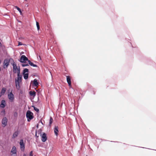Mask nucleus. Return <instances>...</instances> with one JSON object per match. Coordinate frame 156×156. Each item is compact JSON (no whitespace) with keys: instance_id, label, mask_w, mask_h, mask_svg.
Masks as SVG:
<instances>
[{"instance_id":"1","label":"nucleus","mask_w":156,"mask_h":156,"mask_svg":"<svg viewBox=\"0 0 156 156\" xmlns=\"http://www.w3.org/2000/svg\"><path fill=\"white\" fill-rule=\"evenodd\" d=\"M26 116L28 122H30L34 117L33 114L30 110H28L27 111Z\"/></svg>"},{"instance_id":"2","label":"nucleus","mask_w":156,"mask_h":156,"mask_svg":"<svg viewBox=\"0 0 156 156\" xmlns=\"http://www.w3.org/2000/svg\"><path fill=\"white\" fill-rule=\"evenodd\" d=\"M28 58L24 55H21L20 58L18 59V61L22 63H25L27 61L28 62Z\"/></svg>"},{"instance_id":"3","label":"nucleus","mask_w":156,"mask_h":156,"mask_svg":"<svg viewBox=\"0 0 156 156\" xmlns=\"http://www.w3.org/2000/svg\"><path fill=\"white\" fill-rule=\"evenodd\" d=\"M22 82L21 81L15 79V84L16 88L17 90H20V83Z\"/></svg>"},{"instance_id":"4","label":"nucleus","mask_w":156,"mask_h":156,"mask_svg":"<svg viewBox=\"0 0 156 156\" xmlns=\"http://www.w3.org/2000/svg\"><path fill=\"white\" fill-rule=\"evenodd\" d=\"M41 140L43 142H45L47 140L46 134L45 133H43L42 134H41Z\"/></svg>"},{"instance_id":"5","label":"nucleus","mask_w":156,"mask_h":156,"mask_svg":"<svg viewBox=\"0 0 156 156\" xmlns=\"http://www.w3.org/2000/svg\"><path fill=\"white\" fill-rule=\"evenodd\" d=\"M8 122L7 119L6 117H4L2 119V123L4 125L3 127H5L6 126Z\"/></svg>"},{"instance_id":"6","label":"nucleus","mask_w":156,"mask_h":156,"mask_svg":"<svg viewBox=\"0 0 156 156\" xmlns=\"http://www.w3.org/2000/svg\"><path fill=\"white\" fill-rule=\"evenodd\" d=\"M11 152L12 153L11 155H17V150L16 147L15 146L12 147L11 151Z\"/></svg>"},{"instance_id":"7","label":"nucleus","mask_w":156,"mask_h":156,"mask_svg":"<svg viewBox=\"0 0 156 156\" xmlns=\"http://www.w3.org/2000/svg\"><path fill=\"white\" fill-rule=\"evenodd\" d=\"M20 148L22 150L23 149L24 151L25 149V145L24 143L23 140L21 139L20 142Z\"/></svg>"},{"instance_id":"8","label":"nucleus","mask_w":156,"mask_h":156,"mask_svg":"<svg viewBox=\"0 0 156 156\" xmlns=\"http://www.w3.org/2000/svg\"><path fill=\"white\" fill-rule=\"evenodd\" d=\"M8 97L9 100L12 102L14 99V96L12 92H11L8 94Z\"/></svg>"},{"instance_id":"9","label":"nucleus","mask_w":156,"mask_h":156,"mask_svg":"<svg viewBox=\"0 0 156 156\" xmlns=\"http://www.w3.org/2000/svg\"><path fill=\"white\" fill-rule=\"evenodd\" d=\"M66 80L69 86V87H71V79L70 76H66Z\"/></svg>"},{"instance_id":"10","label":"nucleus","mask_w":156,"mask_h":156,"mask_svg":"<svg viewBox=\"0 0 156 156\" xmlns=\"http://www.w3.org/2000/svg\"><path fill=\"white\" fill-rule=\"evenodd\" d=\"M10 60H8L7 59H5L3 62L4 66H5V67H7L9 64Z\"/></svg>"},{"instance_id":"11","label":"nucleus","mask_w":156,"mask_h":156,"mask_svg":"<svg viewBox=\"0 0 156 156\" xmlns=\"http://www.w3.org/2000/svg\"><path fill=\"white\" fill-rule=\"evenodd\" d=\"M6 103L5 100H2L0 105V107L2 108H4L6 106Z\"/></svg>"},{"instance_id":"12","label":"nucleus","mask_w":156,"mask_h":156,"mask_svg":"<svg viewBox=\"0 0 156 156\" xmlns=\"http://www.w3.org/2000/svg\"><path fill=\"white\" fill-rule=\"evenodd\" d=\"M54 132L55 135L56 136H58V126H55L54 129Z\"/></svg>"},{"instance_id":"13","label":"nucleus","mask_w":156,"mask_h":156,"mask_svg":"<svg viewBox=\"0 0 156 156\" xmlns=\"http://www.w3.org/2000/svg\"><path fill=\"white\" fill-rule=\"evenodd\" d=\"M6 89L5 87L2 88L0 93V98L3 95H4L6 91Z\"/></svg>"},{"instance_id":"14","label":"nucleus","mask_w":156,"mask_h":156,"mask_svg":"<svg viewBox=\"0 0 156 156\" xmlns=\"http://www.w3.org/2000/svg\"><path fill=\"white\" fill-rule=\"evenodd\" d=\"M19 132L17 130L15 131L13 134L12 136V138L14 139L17 137L19 134Z\"/></svg>"},{"instance_id":"15","label":"nucleus","mask_w":156,"mask_h":156,"mask_svg":"<svg viewBox=\"0 0 156 156\" xmlns=\"http://www.w3.org/2000/svg\"><path fill=\"white\" fill-rule=\"evenodd\" d=\"M16 80L22 81V76L20 73H17V78Z\"/></svg>"},{"instance_id":"16","label":"nucleus","mask_w":156,"mask_h":156,"mask_svg":"<svg viewBox=\"0 0 156 156\" xmlns=\"http://www.w3.org/2000/svg\"><path fill=\"white\" fill-rule=\"evenodd\" d=\"M28 62L29 63V65H30L31 66L35 67H38V66L37 65L34 64L33 62H32L30 60H28Z\"/></svg>"},{"instance_id":"17","label":"nucleus","mask_w":156,"mask_h":156,"mask_svg":"<svg viewBox=\"0 0 156 156\" xmlns=\"http://www.w3.org/2000/svg\"><path fill=\"white\" fill-rule=\"evenodd\" d=\"M33 84L34 86L35 87H37L39 84V83L37 81V80L36 79H34L33 80Z\"/></svg>"},{"instance_id":"18","label":"nucleus","mask_w":156,"mask_h":156,"mask_svg":"<svg viewBox=\"0 0 156 156\" xmlns=\"http://www.w3.org/2000/svg\"><path fill=\"white\" fill-rule=\"evenodd\" d=\"M29 94L31 96L33 97H35L36 95V92L34 91H30L29 92Z\"/></svg>"},{"instance_id":"19","label":"nucleus","mask_w":156,"mask_h":156,"mask_svg":"<svg viewBox=\"0 0 156 156\" xmlns=\"http://www.w3.org/2000/svg\"><path fill=\"white\" fill-rule=\"evenodd\" d=\"M24 79L25 80L27 79L28 78L29 74L27 73L25 74H23Z\"/></svg>"},{"instance_id":"20","label":"nucleus","mask_w":156,"mask_h":156,"mask_svg":"<svg viewBox=\"0 0 156 156\" xmlns=\"http://www.w3.org/2000/svg\"><path fill=\"white\" fill-rule=\"evenodd\" d=\"M15 8L17 9V10L20 12V14L22 15V12L21 11V9L19 8L18 7L16 6H15Z\"/></svg>"},{"instance_id":"21","label":"nucleus","mask_w":156,"mask_h":156,"mask_svg":"<svg viewBox=\"0 0 156 156\" xmlns=\"http://www.w3.org/2000/svg\"><path fill=\"white\" fill-rule=\"evenodd\" d=\"M29 72V69L27 68H24L22 72V74L26 73H28Z\"/></svg>"},{"instance_id":"22","label":"nucleus","mask_w":156,"mask_h":156,"mask_svg":"<svg viewBox=\"0 0 156 156\" xmlns=\"http://www.w3.org/2000/svg\"><path fill=\"white\" fill-rule=\"evenodd\" d=\"M1 115L2 116H5V109H3L1 112Z\"/></svg>"},{"instance_id":"23","label":"nucleus","mask_w":156,"mask_h":156,"mask_svg":"<svg viewBox=\"0 0 156 156\" xmlns=\"http://www.w3.org/2000/svg\"><path fill=\"white\" fill-rule=\"evenodd\" d=\"M32 107H33L34 108V110L36 111L37 112H39V109L37 108H36L34 106L32 105Z\"/></svg>"},{"instance_id":"24","label":"nucleus","mask_w":156,"mask_h":156,"mask_svg":"<svg viewBox=\"0 0 156 156\" xmlns=\"http://www.w3.org/2000/svg\"><path fill=\"white\" fill-rule=\"evenodd\" d=\"M37 134L39 136L40 135H41V134H42L41 132H42V130L41 129H38L37 131Z\"/></svg>"},{"instance_id":"25","label":"nucleus","mask_w":156,"mask_h":156,"mask_svg":"<svg viewBox=\"0 0 156 156\" xmlns=\"http://www.w3.org/2000/svg\"><path fill=\"white\" fill-rule=\"evenodd\" d=\"M36 25L37 30H40V28L39 23L38 22H37V21H36Z\"/></svg>"},{"instance_id":"26","label":"nucleus","mask_w":156,"mask_h":156,"mask_svg":"<svg viewBox=\"0 0 156 156\" xmlns=\"http://www.w3.org/2000/svg\"><path fill=\"white\" fill-rule=\"evenodd\" d=\"M12 59L13 61V63L12 64V65L13 66V69H15V67H16L17 66L16 64L15 63L13 59Z\"/></svg>"},{"instance_id":"27","label":"nucleus","mask_w":156,"mask_h":156,"mask_svg":"<svg viewBox=\"0 0 156 156\" xmlns=\"http://www.w3.org/2000/svg\"><path fill=\"white\" fill-rule=\"evenodd\" d=\"M22 66L23 67H24L25 66H29V64L28 63H23L21 64Z\"/></svg>"},{"instance_id":"28","label":"nucleus","mask_w":156,"mask_h":156,"mask_svg":"<svg viewBox=\"0 0 156 156\" xmlns=\"http://www.w3.org/2000/svg\"><path fill=\"white\" fill-rule=\"evenodd\" d=\"M53 121V119L51 117H50V120L49 122V125H51Z\"/></svg>"},{"instance_id":"29","label":"nucleus","mask_w":156,"mask_h":156,"mask_svg":"<svg viewBox=\"0 0 156 156\" xmlns=\"http://www.w3.org/2000/svg\"><path fill=\"white\" fill-rule=\"evenodd\" d=\"M39 136L38 135V134H37V130H36V132H35V137L36 139H37L38 137Z\"/></svg>"},{"instance_id":"30","label":"nucleus","mask_w":156,"mask_h":156,"mask_svg":"<svg viewBox=\"0 0 156 156\" xmlns=\"http://www.w3.org/2000/svg\"><path fill=\"white\" fill-rule=\"evenodd\" d=\"M17 73H20V67H19L18 68L17 67Z\"/></svg>"},{"instance_id":"31","label":"nucleus","mask_w":156,"mask_h":156,"mask_svg":"<svg viewBox=\"0 0 156 156\" xmlns=\"http://www.w3.org/2000/svg\"><path fill=\"white\" fill-rule=\"evenodd\" d=\"M15 69H13V71L14 73H16L17 72V66L15 67Z\"/></svg>"},{"instance_id":"32","label":"nucleus","mask_w":156,"mask_h":156,"mask_svg":"<svg viewBox=\"0 0 156 156\" xmlns=\"http://www.w3.org/2000/svg\"><path fill=\"white\" fill-rule=\"evenodd\" d=\"M33 151H31L30 153V156H33Z\"/></svg>"},{"instance_id":"33","label":"nucleus","mask_w":156,"mask_h":156,"mask_svg":"<svg viewBox=\"0 0 156 156\" xmlns=\"http://www.w3.org/2000/svg\"><path fill=\"white\" fill-rule=\"evenodd\" d=\"M20 90V93L21 94H23V91L21 89H20V90Z\"/></svg>"},{"instance_id":"34","label":"nucleus","mask_w":156,"mask_h":156,"mask_svg":"<svg viewBox=\"0 0 156 156\" xmlns=\"http://www.w3.org/2000/svg\"><path fill=\"white\" fill-rule=\"evenodd\" d=\"M22 44H22V43L21 42H18V46L21 45Z\"/></svg>"},{"instance_id":"35","label":"nucleus","mask_w":156,"mask_h":156,"mask_svg":"<svg viewBox=\"0 0 156 156\" xmlns=\"http://www.w3.org/2000/svg\"><path fill=\"white\" fill-rule=\"evenodd\" d=\"M39 122H41L43 125H44V124L42 122V121L41 120L40 121H39Z\"/></svg>"},{"instance_id":"36","label":"nucleus","mask_w":156,"mask_h":156,"mask_svg":"<svg viewBox=\"0 0 156 156\" xmlns=\"http://www.w3.org/2000/svg\"><path fill=\"white\" fill-rule=\"evenodd\" d=\"M2 43L1 42H0V46L1 47L2 46Z\"/></svg>"},{"instance_id":"37","label":"nucleus","mask_w":156,"mask_h":156,"mask_svg":"<svg viewBox=\"0 0 156 156\" xmlns=\"http://www.w3.org/2000/svg\"><path fill=\"white\" fill-rule=\"evenodd\" d=\"M23 156H26V155L25 154H23Z\"/></svg>"},{"instance_id":"38","label":"nucleus","mask_w":156,"mask_h":156,"mask_svg":"<svg viewBox=\"0 0 156 156\" xmlns=\"http://www.w3.org/2000/svg\"><path fill=\"white\" fill-rule=\"evenodd\" d=\"M11 156H17V155H11Z\"/></svg>"},{"instance_id":"39","label":"nucleus","mask_w":156,"mask_h":156,"mask_svg":"<svg viewBox=\"0 0 156 156\" xmlns=\"http://www.w3.org/2000/svg\"><path fill=\"white\" fill-rule=\"evenodd\" d=\"M38 125L37 124V128H38Z\"/></svg>"},{"instance_id":"40","label":"nucleus","mask_w":156,"mask_h":156,"mask_svg":"<svg viewBox=\"0 0 156 156\" xmlns=\"http://www.w3.org/2000/svg\"><path fill=\"white\" fill-rule=\"evenodd\" d=\"M1 59H0V64L1 63Z\"/></svg>"},{"instance_id":"41","label":"nucleus","mask_w":156,"mask_h":156,"mask_svg":"<svg viewBox=\"0 0 156 156\" xmlns=\"http://www.w3.org/2000/svg\"><path fill=\"white\" fill-rule=\"evenodd\" d=\"M25 0V1H27V0Z\"/></svg>"},{"instance_id":"42","label":"nucleus","mask_w":156,"mask_h":156,"mask_svg":"<svg viewBox=\"0 0 156 156\" xmlns=\"http://www.w3.org/2000/svg\"><path fill=\"white\" fill-rule=\"evenodd\" d=\"M86 156H87V155H86Z\"/></svg>"}]
</instances>
